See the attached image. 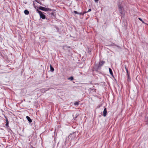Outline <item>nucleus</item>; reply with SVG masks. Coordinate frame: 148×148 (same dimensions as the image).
<instances>
[{
  "label": "nucleus",
  "mask_w": 148,
  "mask_h": 148,
  "mask_svg": "<svg viewBox=\"0 0 148 148\" xmlns=\"http://www.w3.org/2000/svg\"><path fill=\"white\" fill-rule=\"evenodd\" d=\"M36 11L39 14V12H41L40 11H39L38 9H37L36 10Z\"/></svg>",
  "instance_id": "nucleus-21"
},
{
  "label": "nucleus",
  "mask_w": 148,
  "mask_h": 148,
  "mask_svg": "<svg viewBox=\"0 0 148 148\" xmlns=\"http://www.w3.org/2000/svg\"><path fill=\"white\" fill-rule=\"evenodd\" d=\"M24 12L26 15H28L29 14V12L27 10H25Z\"/></svg>",
  "instance_id": "nucleus-11"
},
{
  "label": "nucleus",
  "mask_w": 148,
  "mask_h": 148,
  "mask_svg": "<svg viewBox=\"0 0 148 148\" xmlns=\"http://www.w3.org/2000/svg\"><path fill=\"white\" fill-rule=\"evenodd\" d=\"M68 80H70L71 81H72L73 80L74 78L73 77L71 76L70 77H69L68 78Z\"/></svg>",
  "instance_id": "nucleus-12"
},
{
  "label": "nucleus",
  "mask_w": 148,
  "mask_h": 148,
  "mask_svg": "<svg viewBox=\"0 0 148 148\" xmlns=\"http://www.w3.org/2000/svg\"><path fill=\"white\" fill-rule=\"evenodd\" d=\"M39 14L40 18L42 19H45V16L43 13L42 12H39Z\"/></svg>",
  "instance_id": "nucleus-5"
},
{
  "label": "nucleus",
  "mask_w": 148,
  "mask_h": 148,
  "mask_svg": "<svg viewBox=\"0 0 148 148\" xmlns=\"http://www.w3.org/2000/svg\"><path fill=\"white\" fill-rule=\"evenodd\" d=\"M37 3H38L40 4L41 5V3L38 1V0H34Z\"/></svg>",
  "instance_id": "nucleus-17"
},
{
  "label": "nucleus",
  "mask_w": 148,
  "mask_h": 148,
  "mask_svg": "<svg viewBox=\"0 0 148 148\" xmlns=\"http://www.w3.org/2000/svg\"><path fill=\"white\" fill-rule=\"evenodd\" d=\"M31 147L30 148H32L33 147H32V145H31Z\"/></svg>",
  "instance_id": "nucleus-29"
},
{
  "label": "nucleus",
  "mask_w": 148,
  "mask_h": 148,
  "mask_svg": "<svg viewBox=\"0 0 148 148\" xmlns=\"http://www.w3.org/2000/svg\"><path fill=\"white\" fill-rule=\"evenodd\" d=\"M79 115V114H74L73 115V117L74 118H75V119H76V118H77V117Z\"/></svg>",
  "instance_id": "nucleus-8"
},
{
  "label": "nucleus",
  "mask_w": 148,
  "mask_h": 148,
  "mask_svg": "<svg viewBox=\"0 0 148 148\" xmlns=\"http://www.w3.org/2000/svg\"><path fill=\"white\" fill-rule=\"evenodd\" d=\"M74 13L75 14H79V12H77V11H74Z\"/></svg>",
  "instance_id": "nucleus-18"
},
{
  "label": "nucleus",
  "mask_w": 148,
  "mask_h": 148,
  "mask_svg": "<svg viewBox=\"0 0 148 148\" xmlns=\"http://www.w3.org/2000/svg\"><path fill=\"white\" fill-rule=\"evenodd\" d=\"M50 70L52 71H54V68L52 67L51 65H50Z\"/></svg>",
  "instance_id": "nucleus-13"
},
{
  "label": "nucleus",
  "mask_w": 148,
  "mask_h": 148,
  "mask_svg": "<svg viewBox=\"0 0 148 148\" xmlns=\"http://www.w3.org/2000/svg\"><path fill=\"white\" fill-rule=\"evenodd\" d=\"M91 9H89L88 10V11H86V12H87H87H90L91 11Z\"/></svg>",
  "instance_id": "nucleus-20"
},
{
  "label": "nucleus",
  "mask_w": 148,
  "mask_h": 148,
  "mask_svg": "<svg viewBox=\"0 0 148 148\" xmlns=\"http://www.w3.org/2000/svg\"><path fill=\"white\" fill-rule=\"evenodd\" d=\"M38 9L41 10L45 11V12H47L48 11H51V9L48 8H46L44 7H43L41 6H40L38 7Z\"/></svg>",
  "instance_id": "nucleus-2"
},
{
  "label": "nucleus",
  "mask_w": 148,
  "mask_h": 148,
  "mask_svg": "<svg viewBox=\"0 0 148 148\" xmlns=\"http://www.w3.org/2000/svg\"><path fill=\"white\" fill-rule=\"evenodd\" d=\"M10 112L11 113V114H12V112Z\"/></svg>",
  "instance_id": "nucleus-28"
},
{
  "label": "nucleus",
  "mask_w": 148,
  "mask_h": 148,
  "mask_svg": "<svg viewBox=\"0 0 148 148\" xmlns=\"http://www.w3.org/2000/svg\"><path fill=\"white\" fill-rule=\"evenodd\" d=\"M47 90H45L44 91L45 92V91H47Z\"/></svg>",
  "instance_id": "nucleus-30"
},
{
  "label": "nucleus",
  "mask_w": 148,
  "mask_h": 148,
  "mask_svg": "<svg viewBox=\"0 0 148 148\" xmlns=\"http://www.w3.org/2000/svg\"><path fill=\"white\" fill-rule=\"evenodd\" d=\"M104 63H105V62L104 61H100L99 62V64L97 66V70L96 71H97V70H98L99 68L101 67V66H102Z\"/></svg>",
  "instance_id": "nucleus-4"
},
{
  "label": "nucleus",
  "mask_w": 148,
  "mask_h": 148,
  "mask_svg": "<svg viewBox=\"0 0 148 148\" xmlns=\"http://www.w3.org/2000/svg\"><path fill=\"white\" fill-rule=\"evenodd\" d=\"M99 0H95V1L96 3H97Z\"/></svg>",
  "instance_id": "nucleus-23"
},
{
  "label": "nucleus",
  "mask_w": 148,
  "mask_h": 148,
  "mask_svg": "<svg viewBox=\"0 0 148 148\" xmlns=\"http://www.w3.org/2000/svg\"><path fill=\"white\" fill-rule=\"evenodd\" d=\"M5 117L6 119V123L5 125L6 126V127H8L9 121H8V119L7 118L6 116H5Z\"/></svg>",
  "instance_id": "nucleus-6"
},
{
  "label": "nucleus",
  "mask_w": 148,
  "mask_h": 148,
  "mask_svg": "<svg viewBox=\"0 0 148 148\" xmlns=\"http://www.w3.org/2000/svg\"><path fill=\"white\" fill-rule=\"evenodd\" d=\"M109 69L110 74L112 75L113 76V74L112 69L110 68H109Z\"/></svg>",
  "instance_id": "nucleus-10"
},
{
  "label": "nucleus",
  "mask_w": 148,
  "mask_h": 148,
  "mask_svg": "<svg viewBox=\"0 0 148 148\" xmlns=\"http://www.w3.org/2000/svg\"><path fill=\"white\" fill-rule=\"evenodd\" d=\"M145 121L146 122V124L148 126V116H147V115H146L145 118Z\"/></svg>",
  "instance_id": "nucleus-9"
},
{
  "label": "nucleus",
  "mask_w": 148,
  "mask_h": 148,
  "mask_svg": "<svg viewBox=\"0 0 148 148\" xmlns=\"http://www.w3.org/2000/svg\"><path fill=\"white\" fill-rule=\"evenodd\" d=\"M45 90V89H41L42 91H43V90Z\"/></svg>",
  "instance_id": "nucleus-27"
},
{
  "label": "nucleus",
  "mask_w": 148,
  "mask_h": 148,
  "mask_svg": "<svg viewBox=\"0 0 148 148\" xmlns=\"http://www.w3.org/2000/svg\"><path fill=\"white\" fill-rule=\"evenodd\" d=\"M72 136H74L75 137V135L74 134H70L69 136V138H71V137H72Z\"/></svg>",
  "instance_id": "nucleus-15"
},
{
  "label": "nucleus",
  "mask_w": 148,
  "mask_h": 148,
  "mask_svg": "<svg viewBox=\"0 0 148 148\" xmlns=\"http://www.w3.org/2000/svg\"><path fill=\"white\" fill-rule=\"evenodd\" d=\"M138 19L141 21L143 23H144L143 21L140 18H139Z\"/></svg>",
  "instance_id": "nucleus-19"
},
{
  "label": "nucleus",
  "mask_w": 148,
  "mask_h": 148,
  "mask_svg": "<svg viewBox=\"0 0 148 148\" xmlns=\"http://www.w3.org/2000/svg\"><path fill=\"white\" fill-rule=\"evenodd\" d=\"M96 110H101L103 111H107L106 108H104V107L102 106L101 104L97 106L96 109Z\"/></svg>",
  "instance_id": "nucleus-1"
},
{
  "label": "nucleus",
  "mask_w": 148,
  "mask_h": 148,
  "mask_svg": "<svg viewBox=\"0 0 148 148\" xmlns=\"http://www.w3.org/2000/svg\"><path fill=\"white\" fill-rule=\"evenodd\" d=\"M119 11L120 13L122 14L124 12V9L123 6L122 4H119L118 5Z\"/></svg>",
  "instance_id": "nucleus-3"
},
{
  "label": "nucleus",
  "mask_w": 148,
  "mask_h": 148,
  "mask_svg": "<svg viewBox=\"0 0 148 148\" xmlns=\"http://www.w3.org/2000/svg\"><path fill=\"white\" fill-rule=\"evenodd\" d=\"M26 118L29 123H31L32 122V119L30 118L29 116H27Z\"/></svg>",
  "instance_id": "nucleus-7"
},
{
  "label": "nucleus",
  "mask_w": 148,
  "mask_h": 148,
  "mask_svg": "<svg viewBox=\"0 0 148 148\" xmlns=\"http://www.w3.org/2000/svg\"><path fill=\"white\" fill-rule=\"evenodd\" d=\"M128 79L129 80V75L128 76Z\"/></svg>",
  "instance_id": "nucleus-26"
},
{
  "label": "nucleus",
  "mask_w": 148,
  "mask_h": 148,
  "mask_svg": "<svg viewBox=\"0 0 148 148\" xmlns=\"http://www.w3.org/2000/svg\"><path fill=\"white\" fill-rule=\"evenodd\" d=\"M87 13V12H83V13H82V15H84V14L85 13Z\"/></svg>",
  "instance_id": "nucleus-22"
},
{
  "label": "nucleus",
  "mask_w": 148,
  "mask_h": 148,
  "mask_svg": "<svg viewBox=\"0 0 148 148\" xmlns=\"http://www.w3.org/2000/svg\"><path fill=\"white\" fill-rule=\"evenodd\" d=\"M82 13H79V14H79V15H82Z\"/></svg>",
  "instance_id": "nucleus-24"
},
{
  "label": "nucleus",
  "mask_w": 148,
  "mask_h": 148,
  "mask_svg": "<svg viewBox=\"0 0 148 148\" xmlns=\"http://www.w3.org/2000/svg\"><path fill=\"white\" fill-rule=\"evenodd\" d=\"M126 72H127V73H128V70H127L126 68Z\"/></svg>",
  "instance_id": "nucleus-25"
},
{
  "label": "nucleus",
  "mask_w": 148,
  "mask_h": 148,
  "mask_svg": "<svg viewBox=\"0 0 148 148\" xmlns=\"http://www.w3.org/2000/svg\"><path fill=\"white\" fill-rule=\"evenodd\" d=\"M79 104V103L78 102L76 101L74 103V105L75 106H77Z\"/></svg>",
  "instance_id": "nucleus-16"
},
{
  "label": "nucleus",
  "mask_w": 148,
  "mask_h": 148,
  "mask_svg": "<svg viewBox=\"0 0 148 148\" xmlns=\"http://www.w3.org/2000/svg\"><path fill=\"white\" fill-rule=\"evenodd\" d=\"M107 114V112H103V116H106Z\"/></svg>",
  "instance_id": "nucleus-14"
}]
</instances>
